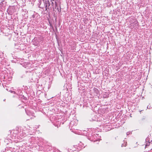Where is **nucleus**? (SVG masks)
Here are the masks:
<instances>
[{
  "instance_id": "nucleus-5",
  "label": "nucleus",
  "mask_w": 152,
  "mask_h": 152,
  "mask_svg": "<svg viewBox=\"0 0 152 152\" xmlns=\"http://www.w3.org/2000/svg\"><path fill=\"white\" fill-rule=\"evenodd\" d=\"M134 22H135V23L136 24V25L137 24V26L138 25V24H137V21H134Z\"/></svg>"
},
{
  "instance_id": "nucleus-7",
  "label": "nucleus",
  "mask_w": 152,
  "mask_h": 152,
  "mask_svg": "<svg viewBox=\"0 0 152 152\" xmlns=\"http://www.w3.org/2000/svg\"><path fill=\"white\" fill-rule=\"evenodd\" d=\"M72 121L71 122V124H72Z\"/></svg>"
},
{
  "instance_id": "nucleus-1",
  "label": "nucleus",
  "mask_w": 152,
  "mask_h": 152,
  "mask_svg": "<svg viewBox=\"0 0 152 152\" xmlns=\"http://www.w3.org/2000/svg\"><path fill=\"white\" fill-rule=\"evenodd\" d=\"M146 141L148 142V143H152V136L150 135L146 139Z\"/></svg>"
},
{
  "instance_id": "nucleus-4",
  "label": "nucleus",
  "mask_w": 152,
  "mask_h": 152,
  "mask_svg": "<svg viewBox=\"0 0 152 152\" xmlns=\"http://www.w3.org/2000/svg\"><path fill=\"white\" fill-rule=\"evenodd\" d=\"M26 113H27L28 115V113L29 112L28 111V110H26ZM29 115H30V114H29Z\"/></svg>"
},
{
  "instance_id": "nucleus-6",
  "label": "nucleus",
  "mask_w": 152,
  "mask_h": 152,
  "mask_svg": "<svg viewBox=\"0 0 152 152\" xmlns=\"http://www.w3.org/2000/svg\"><path fill=\"white\" fill-rule=\"evenodd\" d=\"M45 7L46 8V10H47V5H46Z\"/></svg>"
},
{
  "instance_id": "nucleus-3",
  "label": "nucleus",
  "mask_w": 152,
  "mask_h": 152,
  "mask_svg": "<svg viewBox=\"0 0 152 152\" xmlns=\"http://www.w3.org/2000/svg\"><path fill=\"white\" fill-rule=\"evenodd\" d=\"M126 145V144H122V147L125 146Z\"/></svg>"
},
{
  "instance_id": "nucleus-2",
  "label": "nucleus",
  "mask_w": 152,
  "mask_h": 152,
  "mask_svg": "<svg viewBox=\"0 0 152 152\" xmlns=\"http://www.w3.org/2000/svg\"><path fill=\"white\" fill-rule=\"evenodd\" d=\"M132 132H128L126 133V134H127V135H129V134H132Z\"/></svg>"
},
{
  "instance_id": "nucleus-8",
  "label": "nucleus",
  "mask_w": 152,
  "mask_h": 152,
  "mask_svg": "<svg viewBox=\"0 0 152 152\" xmlns=\"http://www.w3.org/2000/svg\"><path fill=\"white\" fill-rule=\"evenodd\" d=\"M148 145L147 144L146 145Z\"/></svg>"
}]
</instances>
